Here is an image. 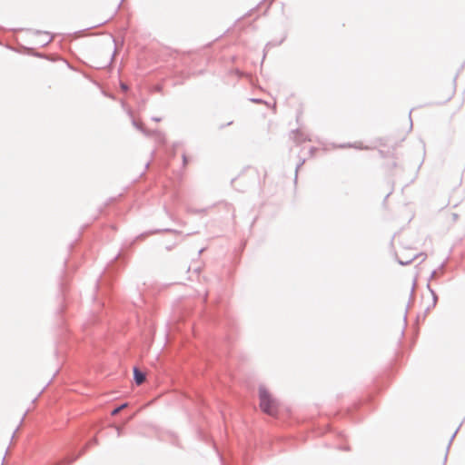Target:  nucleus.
Segmentation results:
<instances>
[{
	"label": "nucleus",
	"instance_id": "nucleus-1",
	"mask_svg": "<svg viewBox=\"0 0 465 465\" xmlns=\"http://www.w3.org/2000/svg\"><path fill=\"white\" fill-rule=\"evenodd\" d=\"M259 397L262 410L269 415H274L277 408V402L262 386L259 389Z\"/></svg>",
	"mask_w": 465,
	"mask_h": 465
},
{
	"label": "nucleus",
	"instance_id": "nucleus-2",
	"mask_svg": "<svg viewBox=\"0 0 465 465\" xmlns=\"http://www.w3.org/2000/svg\"><path fill=\"white\" fill-rule=\"evenodd\" d=\"M134 378L137 385L142 384L145 381V374L138 368H134Z\"/></svg>",
	"mask_w": 465,
	"mask_h": 465
},
{
	"label": "nucleus",
	"instance_id": "nucleus-3",
	"mask_svg": "<svg viewBox=\"0 0 465 465\" xmlns=\"http://www.w3.org/2000/svg\"><path fill=\"white\" fill-rule=\"evenodd\" d=\"M36 34L42 37V39L40 40V43H42L43 45L49 44L53 39V36L50 35V34L48 32L42 33V32L37 31Z\"/></svg>",
	"mask_w": 465,
	"mask_h": 465
},
{
	"label": "nucleus",
	"instance_id": "nucleus-4",
	"mask_svg": "<svg viewBox=\"0 0 465 465\" xmlns=\"http://www.w3.org/2000/svg\"><path fill=\"white\" fill-rule=\"evenodd\" d=\"M417 258V255L416 254H412L411 257L408 258V260H403V259H398V262L401 265H408L410 264L413 260H415Z\"/></svg>",
	"mask_w": 465,
	"mask_h": 465
},
{
	"label": "nucleus",
	"instance_id": "nucleus-5",
	"mask_svg": "<svg viewBox=\"0 0 465 465\" xmlns=\"http://www.w3.org/2000/svg\"><path fill=\"white\" fill-rule=\"evenodd\" d=\"M133 124L138 129L140 130L142 133H143L145 135H150L151 134L146 131L143 126L142 124H139L136 121H133Z\"/></svg>",
	"mask_w": 465,
	"mask_h": 465
},
{
	"label": "nucleus",
	"instance_id": "nucleus-6",
	"mask_svg": "<svg viewBox=\"0 0 465 465\" xmlns=\"http://www.w3.org/2000/svg\"><path fill=\"white\" fill-rule=\"evenodd\" d=\"M126 407H127V403L122 404L121 406H119L112 411V415L114 416V415L118 414L122 410H124Z\"/></svg>",
	"mask_w": 465,
	"mask_h": 465
},
{
	"label": "nucleus",
	"instance_id": "nucleus-7",
	"mask_svg": "<svg viewBox=\"0 0 465 465\" xmlns=\"http://www.w3.org/2000/svg\"><path fill=\"white\" fill-rule=\"evenodd\" d=\"M339 147H340V148H346V147L360 148L358 145H356V143H354V144H351V143H348V144H341Z\"/></svg>",
	"mask_w": 465,
	"mask_h": 465
},
{
	"label": "nucleus",
	"instance_id": "nucleus-8",
	"mask_svg": "<svg viewBox=\"0 0 465 465\" xmlns=\"http://www.w3.org/2000/svg\"><path fill=\"white\" fill-rule=\"evenodd\" d=\"M430 292H431L432 296H433V305H435L436 302H437V295H436V293L433 291H430Z\"/></svg>",
	"mask_w": 465,
	"mask_h": 465
},
{
	"label": "nucleus",
	"instance_id": "nucleus-9",
	"mask_svg": "<svg viewBox=\"0 0 465 465\" xmlns=\"http://www.w3.org/2000/svg\"><path fill=\"white\" fill-rule=\"evenodd\" d=\"M115 430H116V431H117V436H118V437H119V436H121V433H122L121 428H119V427H115Z\"/></svg>",
	"mask_w": 465,
	"mask_h": 465
},
{
	"label": "nucleus",
	"instance_id": "nucleus-10",
	"mask_svg": "<svg viewBox=\"0 0 465 465\" xmlns=\"http://www.w3.org/2000/svg\"><path fill=\"white\" fill-rule=\"evenodd\" d=\"M252 101L254 103H262L261 99H252Z\"/></svg>",
	"mask_w": 465,
	"mask_h": 465
},
{
	"label": "nucleus",
	"instance_id": "nucleus-11",
	"mask_svg": "<svg viewBox=\"0 0 465 465\" xmlns=\"http://www.w3.org/2000/svg\"><path fill=\"white\" fill-rule=\"evenodd\" d=\"M153 121H155V122H160V121H161V118L153 117Z\"/></svg>",
	"mask_w": 465,
	"mask_h": 465
},
{
	"label": "nucleus",
	"instance_id": "nucleus-12",
	"mask_svg": "<svg viewBox=\"0 0 465 465\" xmlns=\"http://www.w3.org/2000/svg\"><path fill=\"white\" fill-rule=\"evenodd\" d=\"M183 163L185 164V163H186V162H187V158H186V156H185V155H183Z\"/></svg>",
	"mask_w": 465,
	"mask_h": 465
},
{
	"label": "nucleus",
	"instance_id": "nucleus-13",
	"mask_svg": "<svg viewBox=\"0 0 465 465\" xmlns=\"http://www.w3.org/2000/svg\"><path fill=\"white\" fill-rule=\"evenodd\" d=\"M302 163H300V164H298V165H297V167H296V173L298 172V169L301 167V165H302Z\"/></svg>",
	"mask_w": 465,
	"mask_h": 465
},
{
	"label": "nucleus",
	"instance_id": "nucleus-14",
	"mask_svg": "<svg viewBox=\"0 0 465 465\" xmlns=\"http://www.w3.org/2000/svg\"><path fill=\"white\" fill-rule=\"evenodd\" d=\"M122 88L126 90L127 89V86L125 84H122Z\"/></svg>",
	"mask_w": 465,
	"mask_h": 465
}]
</instances>
